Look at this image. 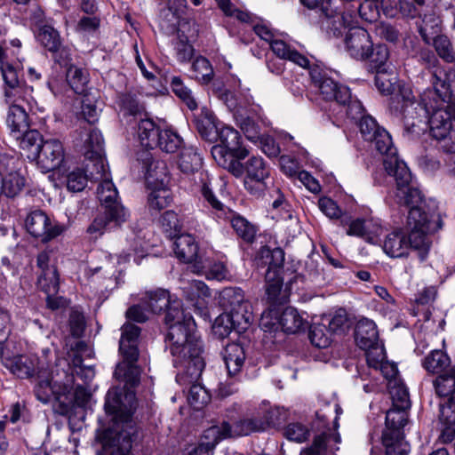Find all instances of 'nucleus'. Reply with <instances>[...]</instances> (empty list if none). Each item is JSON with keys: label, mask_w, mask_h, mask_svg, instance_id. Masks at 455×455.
Returning a JSON list of instances; mask_svg holds the SVG:
<instances>
[{"label": "nucleus", "mask_w": 455, "mask_h": 455, "mask_svg": "<svg viewBox=\"0 0 455 455\" xmlns=\"http://www.w3.org/2000/svg\"><path fill=\"white\" fill-rule=\"evenodd\" d=\"M169 344L176 368H184L189 381L201 377L205 367L203 342L196 334V323L190 314L178 307H170L165 315Z\"/></svg>", "instance_id": "obj_1"}, {"label": "nucleus", "mask_w": 455, "mask_h": 455, "mask_svg": "<svg viewBox=\"0 0 455 455\" xmlns=\"http://www.w3.org/2000/svg\"><path fill=\"white\" fill-rule=\"evenodd\" d=\"M2 365L19 379L35 378L33 392L38 401L49 403L55 397L61 404V413L70 406V381L61 387L52 386L53 377L48 367L35 355H11L4 348L0 350Z\"/></svg>", "instance_id": "obj_2"}, {"label": "nucleus", "mask_w": 455, "mask_h": 455, "mask_svg": "<svg viewBox=\"0 0 455 455\" xmlns=\"http://www.w3.org/2000/svg\"><path fill=\"white\" fill-rule=\"evenodd\" d=\"M108 414L113 416L116 429L111 435L109 455H130L132 443L137 439V427L132 418L135 410V394L124 389V387H113L107 395L104 404Z\"/></svg>", "instance_id": "obj_3"}, {"label": "nucleus", "mask_w": 455, "mask_h": 455, "mask_svg": "<svg viewBox=\"0 0 455 455\" xmlns=\"http://www.w3.org/2000/svg\"><path fill=\"white\" fill-rule=\"evenodd\" d=\"M369 141L378 152L385 155L383 158L384 169L395 180V196L399 202L410 204L419 201L420 191L412 186L411 173L406 164L398 158L389 133L382 129Z\"/></svg>", "instance_id": "obj_4"}, {"label": "nucleus", "mask_w": 455, "mask_h": 455, "mask_svg": "<svg viewBox=\"0 0 455 455\" xmlns=\"http://www.w3.org/2000/svg\"><path fill=\"white\" fill-rule=\"evenodd\" d=\"M431 89L426 90L416 100L412 91L403 86L399 92L390 99L389 110L395 117L403 120L407 130H411L420 124H427L431 109L438 108V102L432 96Z\"/></svg>", "instance_id": "obj_5"}, {"label": "nucleus", "mask_w": 455, "mask_h": 455, "mask_svg": "<svg viewBox=\"0 0 455 455\" xmlns=\"http://www.w3.org/2000/svg\"><path fill=\"white\" fill-rule=\"evenodd\" d=\"M260 264L267 265V270L265 275L266 294L270 305H282L288 301L290 291L294 282L299 279L294 275L286 283L285 289H283V276H281L284 262V251L276 247L271 250L267 246L261 247L259 251Z\"/></svg>", "instance_id": "obj_6"}, {"label": "nucleus", "mask_w": 455, "mask_h": 455, "mask_svg": "<svg viewBox=\"0 0 455 455\" xmlns=\"http://www.w3.org/2000/svg\"><path fill=\"white\" fill-rule=\"evenodd\" d=\"M395 200L398 204L410 208L407 219V243L409 250L417 251L420 260L423 261L427 258L431 246L429 235L440 227L436 226L435 220H434L435 216L429 215L424 211L421 195L419 201L410 204L399 202L396 196Z\"/></svg>", "instance_id": "obj_7"}, {"label": "nucleus", "mask_w": 455, "mask_h": 455, "mask_svg": "<svg viewBox=\"0 0 455 455\" xmlns=\"http://www.w3.org/2000/svg\"><path fill=\"white\" fill-rule=\"evenodd\" d=\"M311 81L326 101L334 100L345 112V115L351 119L356 120L363 114L362 103L355 97L349 88L335 82L319 68H314L309 72Z\"/></svg>", "instance_id": "obj_8"}, {"label": "nucleus", "mask_w": 455, "mask_h": 455, "mask_svg": "<svg viewBox=\"0 0 455 455\" xmlns=\"http://www.w3.org/2000/svg\"><path fill=\"white\" fill-rule=\"evenodd\" d=\"M140 334V328L132 323H126L121 328L119 352L123 361L116 365L114 376L131 387L140 382V371L137 365Z\"/></svg>", "instance_id": "obj_9"}, {"label": "nucleus", "mask_w": 455, "mask_h": 455, "mask_svg": "<svg viewBox=\"0 0 455 455\" xmlns=\"http://www.w3.org/2000/svg\"><path fill=\"white\" fill-rule=\"evenodd\" d=\"M220 144L212 148V155L216 163L235 177L243 175V166L240 160L249 155V151L241 146V136L232 127L224 126L218 131Z\"/></svg>", "instance_id": "obj_10"}, {"label": "nucleus", "mask_w": 455, "mask_h": 455, "mask_svg": "<svg viewBox=\"0 0 455 455\" xmlns=\"http://www.w3.org/2000/svg\"><path fill=\"white\" fill-rule=\"evenodd\" d=\"M202 196L212 207V212L216 218L228 221L235 234L243 241L247 243L253 242L256 235L255 227L244 217L227 208L219 201L213 194L212 188H209L207 183H204L203 185Z\"/></svg>", "instance_id": "obj_11"}, {"label": "nucleus", "mask_w": 455, "mask_h": 455, "mask_svg": "<svg viewBox=\"0 0 455 455\" xmlns=\"http://www.w3.org/2000/svg\"><path fill=\"white\" fill-rule=\"evenodd\" d=\"M220 305L235 316L240 329H248L252 321L251 306L244 299L243 291L238 287H226L220 293Z\"/></svg>", "instance_id": "obj_12"}, {"label": "nucleus", "mask_w": 455, "mask_h": 455, "mask_svg": "<svg viewBox=\"0 0 455 455\" xmlns=\"http://www.w3.org/2000/svg\"><path fill=\"white\" fill-rule=\"evenodd\" d=\"M25 226L28 232L42 243H48L60 235L65 227L52 221L50 217L41 210L32 211L26 218Z\"/></svg>", "instance_id": "obj_13"}, {"label": "nucleus", "mask_w": 455, "mask_h": 455, "mask_svg": "<svg viewBox=\"0 0 455 455\" xmlns=\"http://www.w3.org/2000/svg\"><path fill=\"white\" fill-rule=\"evenodd\" d=\"M427 124H429L432 136L446 143L447 137L455 140V131L452 130V122H455V104H450L445 108H435L431 109Z\"/></svg>", "instance_id": "obj_14"}, {"label": "nucleus", "mask_w": 455, "mask_h": 455, "mask_svg": "<svg viewBox=\"0 0 455 455\" xmlns=\"http://www.w3.org/2000/svg\"><path fill=\"white\" fill-rule=\"evenodd\" d=\"M14 158L0 155V194L14 197L25 186V179L14 172Z\"/></svg>", "instance_id": "obj_15"}, {"label": "nucleus", "mask_w": 455, "mask_h": 455, "mask_svg": "<svg viewBox=\"0 0 455 455\" xmlns=\"http://www.w3.org/2000/svg\"><path fill=\"white\" fill-rule=\"evenodd\" d=\"M345 46L348 54L358 60H364L372 47L371 38L363 28L355 27L349 29L345 37Z\"/></svg>", "instance_id": "obj_16"}, {"label": "nucleus", "mask_w": 455, "mask_h": 455, "mask_svg": "<svg viewBox=\"0 0 455 455\" xmlns=\"http://www.w3.org/2000/svg\"><path fill=\"white\" fill-rule=\"evenodd\" d=\"M63 159L64 149L61 142L56 139H51L41 145L40 151L34 161L44 172H48L58 168Z\"/></svg>", "instance_id": "obj_17"}, {"label": "nucleus", "mask_w": 455, "mask_h": 455, "mask_svg": "<svg viewBox=\"0 0 455 455\" xmlns=\"http://www.w3.org/2000/svg\"><path fill=\"white\" fill-rule=\"evenodd\" d=\"M178 168L180 171L190 176L195 173H199L201 180V188L204 183H207L210 187L209 174L206 172L201 171L203 165V158L194 147H183L179 155L177 161Z\"/></svg>", "instance_id": "obj_18"}, {"label": "nucleus", "mask_w": 455, "mask_h": 455, "mask_svg": "<svg viewBox=\"0 0 455 455\" xmlns=\"http://www.w3.org/2000/svg\"><path fill=\"white\" fill-rule=\"evenodd\" d=\"M300 2L308 9L317 10L320 15H323L329 21L328 26H330V24L332 25L334 34H336V32L340 34L342 28L349 26L351 16L344 12L341 13L334 11L330 0H300Z\"/></svg>", "instance_id": "obj_19"}, {"label": "nucleus", "mask_w": 455, "mask_h": 455, "mask_svg": "<svg viewBox=\"0 0 455 455\" xmlns=\"http://www.w3.org/2000/svg\"><path fill=\"white\" fill-rule=\"evenodd\" d=\"M431 83L433 85L432 96L441 101H446L451 99L455 92V69L450 68L448 71L441 68H436L432 72Z\"/></svg>", "instance_id": "obj_20"}, {"label": "nucleus", "mask_w": 455, "mask_h": 455, "mask_svg": "<svg viewBox=\"0 0 455 455\" xmlns=\"http://www.w3.org/2000/svg\"><path fill=\"white\" fill-rule=\"evenodd\" d=\"M434 387L436 394L444 399L443 403H440V417L447 419L446 408L452 412L455 411V380L446 371L439 374L434 380Z\"/></svg>", "instance_id": "obj_21"}, {"label": "nucleus", "mask_w": 455, "mask_h": 455, "mask_svg": "<svg viewBox=\"0 0 455 455\" xmlns=\"http://www.w3.org/2000/svg\"><path fill=\"white\" fill-rule=\"evenodd\" d=\"M6 124L11 133L17 139L28 131L29 118L26 107L19 103H12L7 113Z\"/></svg>", "instance_id": "obj_22"}, {"label": "nucleus", "mask_w": 455, "mask_h": 455, "mask_svg": "<svg viewBox=\"0 0 455 455\" xmlns=\"http://www.w3.org/2000/svg\"><path fill=\"white\" fill-rule=\"evenodd\" d=\"M70 381V389L68 392V395H70V406L67 412L61 413V404L60 401H58L55 397L52 398V401H54L56 404L58 405L56 411L60 415H67L69 413V411L74 407V404H76L79 407H84L86 405V403L89 401L90 394L87 391L86 387H84L83 385L77 384L75 390H74V377L73 376H67V380L61 381L59 379L52 380V386H58V387H61L66 383Z\"/></svg>", "instance_id": "obj_23"}, {"label": "nucleus", "mask_w": 455, "mask_h": 455, "mask_svg": "<svg viewBox=\"0 0 455 455\" xmlns=\"http://www.w3.org/2000/svg\"><path fill=\"white\" fill-rule=\"evenodd\" d=\"M355 339L356 345L361 348L372 347L379 340V331L372 320L363 318L359 320L355 326Z\"/></svg>", "instance_id": "obj_24"}, {"label": "nucleus", "mask_w": 455, "mask_h": 455, "mask_svg": "<svg viewBox=\"0 0 455 455\" xmlns=\"http://www.w3.org/2000/svg\"><path fill=\"white\" fill-rule=\"evenodd\" d=\"M173 251L176 257L182 262L189 263L195 260L198 253V244L196 239L188 234L174 236Z\"/></svg>", "instance_id": "obj_25"}, {"label": "nucleus", "mask_w": 455, "mask_h": 455, "mask_svg": "<svg viewBox=\"0 0 455 455\" xmlns=\"http://www.w3.org/2000/svg\"><path fill=\"white\" fill-rule=\"evenodd\" d=\"M198 379L199 378L194 381H189V377L186 375L184 368H180V372L177 374L178 381L191 385L188 391V401L196 410H200L210 401V395L207 390L203 386L196 383Z\"/></svg>", "instance_id": "obj_26"}, {"label": "nucleus", "mask_w": 455, "mask_h": 455, "mask_svg": "<svg viewBox=\"0 0 455 455\" xmlns=\"http://www.w3.org/2000/svg\"><path fill=\"white\" fill-rule=\"evenodd\" d=\"M383 251L391 258H402L408 255L409 246L407 236L402 230H395L386 235Z\"/></svg>", "instance_id": "obj_27"}, {"label": "nucleus", "mask_w": 455, "mask_h": 455, "mask_svg": "<svg viewBox=\"0 0 455 455\" xmlns=\"http://www.w3.org/2000/svg\"><path fill=\"white\" fill-rule=\"evenodd\" d=\"M162 129L152 119H140L138 125V136L141 146L148 149L157 148Z\"/></svg>", "instance_id": "obj_28"}, {"label": "nucleus", "mask_w": 455, "mask_h": 455, "mask_svg": "<svg viewBox=\"0 0 455 455\" xmlns=\"http://www.w3.org/2000/svg\"><path fill=\"white\" fill-rule=\"evenodd\" d=\"M223 359L229 376L236 375L244 363L245 352L243 347L238 343L228 344L224 348Z\"/></svg>", "instance_id": "obj_29"}, {"label": "nucleus", "mask_w": 455, "mask_h": 455, "mask_svg": "<svg viewBox=\"0 0 455 455\" xmlns=\"http://www.w3.org/2000/svg\"><path fill=\"white\" fill-rule=\"evenodd\" d=\"M382 443L386 455H407L410 444L404 440L402 431H384Z\"/></svg>", "instance_id": "obj_30"}, {"label": "nucleus", "mask_w": 455, "mask_h": 455, "mask_svg": "<svg viewBox=\"0 0 455 455\" xmlns=\"http://www.w3.org/2000/svg\"><path fill=\"white\" fill-rule=\"evenodd\" d=\"M261 412L259 411L251 417L241 419L231 426L230 436L238 437L248 435L253 432L264 431Z\"/></svg>", "instance_id": "obj_31"}, {"label": "nucleus", "mask_w": 455, "mask_h": 455, "mask_svg": "<svg viewBox=\"0 0 455 455\" xmlns=\"http://www.w3.org/2000/svg\"><path fill=\"white\" fill-rule=\"evenodd\" d=\"M270 48L280 59L290 60L302 68H307L309 65V60L306 56L292 49L283 40L274 39L271 41Z\"/></svg>", "instance_id": "obj_32"}, {"label": "nucleus", "mask_w": 455, "mask_h": 455, "mask_svg": "<svg viewBox=\"0 0 455 455\" xmlns=\"http://www.w3.org/2000/svg\"><path fill=\"white\" fill-rule=\"evenodd\" d=\"M243 166V174L251 181H255L259 186L264 184V180L269 176V168L260 156L250 157Z\"/></svg>", "instance_id": "obj_33"}, {"label": "nucleus", "mask_w": 455, "mask_h": 455, "mask_svg": "<svg viewBox=\"0 0 455 455\" xmlns=\"http://www.w3.org/2000/svg\"><path fill=\"white\" fill-rule=\"evenodd\" d=\"M195 124L203 139L208 141H212L216 139L218 128L212 111L206 108H202L201 113L195 118Z\"/></svg>", "instance_id": "obj_34"}, {"label": "nucleus", "mask_w": 455, "mask_h": 455, "mask_svg": "<svg viewBox=\"0 0 455 455\" xmlns=\"http://www.w3.org/2000/svg\"><path fill=\"white\" fill-rule=\"evenodd\" d=\"M143 299L149 309L156 314L161 313L164 309H168L170 307H180L178 302H174L173 305H171L170 294L167 291L163 289L146 292Z\"/></svg>", "instance_id": "obj_35"}, {"label": "nucleus", "mask_w": 455, "mask_h": 455, "mask_svg": "<svg viewBox=\"0 0 455 455\" xmlns=\"http://www.w3.org/2000/svg\"><path fill=\"white\" fill-rule=\"evenodd\" d=\"M307 323L294 307H286L279 318V324L286 333H297L304 330Z\"/></svg>", "instance_id": "obj_36"}, {"label": "nucleus", "mask_w": 455, "mask_h": 455, "mask_svg": "<svg viewBox=\"0 0 455 455\" xmlns=\"http://www.w3.org/2000/svg\"><path fill=\"white\" fill-rule=\"evenodd\" d=\"M231 426L223 421L220 425H213L204 430L200 443L214 450L215 446L223 439L230 438Z\"/></svg>", "instance_id": "obj_37"}, {"label": "nucleus", "mask_w": 455, "mask_h": 455, "mask_svg": "<svg viewBox=\"0 0 455 455\" xmlns=\"http://www.w3.org/2000/svg\"><path fill=\"white\" fill-rule=\"evenodd\" d=\"M32 92L33 88L31 86L21 84L13 90H4V95L7 103L11 102V104L19 103L23 106L26 105L28 107V110L32 111L34 105H36V102L32 96Z\"/></svg>", "instance_id": "obj_38"}, {"label": "nucleus", "mask_w": 455, "mask_h": 455, "mask_svg": "<svg viewBox=\"0 0 455 455\" xmlns=\"http://www.w3.org/2000/svg\"><path fill=\"white\" fill-rule=\"evenodd\" d=\"M233 330L241 333L247 329H240V325L236 324L235 316L228 313L224 312L220 315L212 324V331L220 339L228 337Z\"/></svg>", "instance_id": "obj_39"}, {"label": "nucleus", "mask_w": 455, "mask_h": 455, "mask_svg": "<svg viewBox=\"0 0 455 455\" xmlns=\"http://www.w3.org/2000/svg\"><path fill=\"white\" fill-rule=\"evenodd\" d=\"M348 225V229L347 230V235L358 236L365 240L369 243H375L377 242V230L375 231L370 230V222L362 219L351 220V217L348 216V223L345 226Z\"/></svg>", "instance_id": "obj_40"}, {"label": "nucleus", "mask_w": 455, "mask_h": 455, "mask_svg": "<svg viewBox=\"0 0 455 455\" xmlns=\"http://www.w3.org/2000/svg\"><path fill=\"white\" fill-rule=\"evenodd\" d=\"M20 140V148L31 161H34L40 151L41 145L45 141L42 135L36 130H28L23 132Z\"/></svg>", "instance_id": "obj_41"}, {"label": "nucleus", "mask_w": 455, "mask_h": 455, "mask_svg": "<svg viewBox=\"0 0 455 455\" xmlns=\"http://www.w3.org/2000/svg\"><path fill=\"white\" fill-rule=\"evenodd\" d=\"M37 40L51 52H57L60 50L62 43L60 33L50 25H44L39 28Z\"/></svg>", "instance_id": "obj_42"}, {"label": "nucleus", "mask_w": 455, "mask_h": 455, "mask_svg": "<svg viewBox=\"0 0 455 455\" xmlns=\"http://www.w3.org/2000/svg\"><path fill=\"white\" fill-rule=\"evenodd\" d=\"M389 52L385 44L372 45L366 60H370L369 68L371 72L382 73L387 71Z\"/></svg>", "instance_id": "obj_43"}, {"label": "nucleus", "mask_w": 455, "mask_h": 455, "mask_svg": "<svg viewBox=\"0 0 455 455\" xmlns=\"http://www.w3.org/2000/svg\"><path fill=\"white\" fill-rule=\"evenodd\" d=\"M389 394L392 399V406L401 409H410L411 401L409 392L401 379H393L388 384Z\"/></svg>", "instance_id": "obj_44"}, {"label": "nucleus", "mask_w": 455, "mask_h": 455, "mask_svg": "<svg viewBox=\"0 0 455 455\" xmlns=\"http://www.w3.org/2000/svg\"><path fill=\"white\" fill-rule=\"evenodd\" d=\"M66 81L76 93L82 94L88 83V72L82 68L70 66L67 70Z\"/></svg>", "instance_id": "obj_45"}, {"label": "nucleus", "mask_w": 455, "mask_h": 455, "mask_svg": "<svg viewBox=\"0 0 455 455\" xmlns=\"http://www.w3.org/2000/svg\"><path fill=\"white\" fill-rule=\"evenodd\" d=\"M103 214L112 229L120 228L124 223L127 222L130 218L128 210L125 209L120 202L107 204Z\"/></svg>", "instance_id": "obj_46"}, {"label": "nucleus", "mask_w": 455, "mask_h": 455, "mask_svg": "<svg viewBox=\"0 0 455 455\" xmlns=\"http://www.w3.org/2000/svg\"><path fill=\"white\" fill-rule=\"evenodd\" d=\"M84 156L89 161L85 165V172H89L88 176L90 179L100 181V183L105 179H110L102 155Z\"/></svg>", "instance_id": "obj_47"}, {"label": "nucleus", "mask_w": 455, "mask_h": 455, "mask_svg": "<svg viewBox=\"0 0 455 455\" xmlns=\"http://www.w3.org/2000/svg\"><path fill=\"white\" fill-rule=\"evenodd\" d=\"M450 364V358L441 350H434L426 356L424 368L431 373L441 374Z\"/></svg>", "instance_id": "obj_48"}, {"label": "nucleus", "mask_w": 455, "mask_h": 455, "mask_svg": "<svg viewBox=\"0 0 455 455\" xmlns=\"http://www.w3.org/2000/svg\"><path fill=\"white\" fill-rule=\"evenodd\" d=\"M117 104L124 116H140L145 110L143 105L130 93L120 94Z\"/></svg>", "instance_id": "obj_49"}, {"label": "nucleus", "mask_w": 455, "mask_h": 455, "mask_svg": "<svg viewBox=\"0 0 455 455\" xmlns=\"http://www.w3.org/2000/svg\"><path fill=\"white\" fill-rule=\"evenodd\" d=\"M157 148L165 153H174L180 148L183 139L172 129H162Z\"/></svg>", "instance_id": "obj_50"}, {"label": "nucleus", "mask_w": 455, "mask_h": 455, "mask_svg": "<svg viewBox=\"0 0 455 455\" xmlns=\"http://www.w3.org/2000/svg\"><path fill=\"white\" fill-rule=\"evenodd\" d=\"M170 84L173 93L180 98L190 110L197 108V102L191 90L184 84L180 76H172Z\"/></svg>", "instance_id": "obj_51"}, {"label": "nucleus", "mask_w": 455, "mask_h": 455, "mask_svg": "<svg viewBox=\"0 0 455 455\" xmlns=\"http://www.w3.org/2000/svg\"><path fill=\"white\" fill-rule=\"evenodd\" d=\"M37 286L46 295L57 294L60 287V277L57 269L40 272L37 278Z\"/></svg>", "instance_id": "obj_52"}, {"label": "nucleus", "mask_w": 455, "mask_h": 455, "mask_svg": "<svg viewBox=\"0 0 455 455\" xmlns=\"http://www.w3.org/2000/svg\"><path fill=\"white\" fill-rule=\"evenodd\" d=\"M408 409L396 408L392 406L386 415V431H402V428L407 424L408 421Z\"/></svg>", "instance_id": "obj_53"}, {"label": "nucleus", "mask_w": 455, "mask_h": 455, "mask_svg": "<svg viewBox=\"0 0 455 455\" xmlns=\"http://www.w3.org/2000/svg\"><path fill=\"white\" fill-rule=\"evenodd\" d=\"M320 211L330 219L340 220V225L345 226L348 223V215L343 214L341 209L330 197H321L318 200Z\"/></svg>", "instance_id": "obj_54"}, {"label": "nucleus", "mask_w": 455, "mask_h": 455, "mask_svg": "<svg viewBox=\"0 0 455 455\" xmlns=\"http://www.w3.org/2000/svg\"><path fill=\"white\" fill-rule=\"evenodd\" d=\"M171 191L165 188L154 189L148 197V204L150 211L159 212L172 203Z\"/></svg>", "instance_id": "obj_55"}, {"label": "nucleus", "mask_w": 455, "mask_h": 455, "mask_svg": "<svg viewBox=\"0 0 455 455\" xmlns=\"http://www.w3.org/2000/svg\"><path fill=\"white\" fill-rule=\"evenodd\" d=\"M192 71L195 79L201 83L208 84L213 77V68L210 61L202 56L196 58L192 63Z\"/></svg>", "instance_id": "obj_56"}, {"label": "nucleus", "mask_w": 455, "mask_h": 455, "mask_svg": "<svg viewBox=\"0 0 455 455\" xmlns=\"http://www.w3.org/2000/svg\"><path fill=\"white\" fill-rule=\"evenodd\" d=\"M182 292L186 299L194 301L199 297H208L211 295L207 285L200 280H192L183 283Z\"/></svg>", "instance_id": "obj_57"}, {"label": "nucleus", "mask_w": 455, "mask_h": 455, "mask_svg": "<svg viewBox=\"0 0 455 455\" xmlns=\"http://www.w3.org/2000/svg\"><path fill=\"white\" fill-rule=\"evenodd\" d=\"M308 336L312 345L319 348L328 347L331 342V332L323 324L311 326Z\"/></svg>", "instance_id": "obj_58"}, {"label": "nucleus", "mask_w": 455, "mask_h": 455, "mask_svg": "<svg viewBox=\"0 0 455 455\" xmlns=\"http://www.w3.org/2000/svg\"><path fill=\"white\" fill-rule=\"evenodd\" d=\"M98 198L100 203L107 207V204L118 203L117 190L113 184L111 179H105L102 180L97 188Z\"/></svg>", "instance_id": "obj_59"}, {"label": "nucleus", "mask_w": 455, "mask_h": 455, "mask_svg": "<svg viewBox=\"0 0 455 455\" xmlns=\"http://www.w3.org/2000/svg\"><path fill=\"white\" fill-rule=\"evenodd\" d=\"M261 412L264 428L267 427H279L284 423L288 417V412L285 409L280 407H273L264 409Z\"/></svg>", "instance_id": "obj_60"}, {"label": "nucleus", "mask_w": 455, "mask_h": 455, "mask_svg": "<svg viewBox=\"0 0 455 455\" xmlns=\"http://www.w3.org/2000/svg\"><path fill=\"white\" fill-rule=\"evenodd\" d=\"M84 156H100L103 153V139L97 130H91L86 133L84 141Z\"/></svg>", "instance_id": "obj_61"}, {"label": "nucleus", "mask_w": 455, "mask_h": 455, "mask_svg": "<svg viewBox=\"0 0 455 455\" xmlns=\"http://www.w3.org/2000/svg\"><path fill=\"white\" fill-rule=\"evenodd\" d=\"M434 47L444 61L451 63L455 60V53L453 52L451 41L446 36L441 35L434 39Z\"/></svg>", "instance_id": "obj_62"}, {"label": "nucleus", "mask_w": 455, "mask_h": 455, "mask_svg": "<svg viewBox=\"0 0 455 455\" xmlns=\"http://www.w3.org/2000/svg\"><path fill=\"white\" fill-rule=\"evenodd\" d=\"M283 435L290 441L303 443L309 436V429L301 423H290L283 429Z\"/></svg>", "instance_id": "obj_63"}, {"label": "nucleus", "mask_w": 455, "mask_h": 455, "mask_svg": "<svg viewBox=\"0 0 455 455\" xmlns=\"http://www.w3.org/2000/svg\"><path fill=\"white\" fill-rule=\"evenodd\" d=\"M89 180L88 174L82 169L76 168L67 176V188L69 191H82Z\"/></svg>", "instance_id": "obj_64"}]
</instances>
